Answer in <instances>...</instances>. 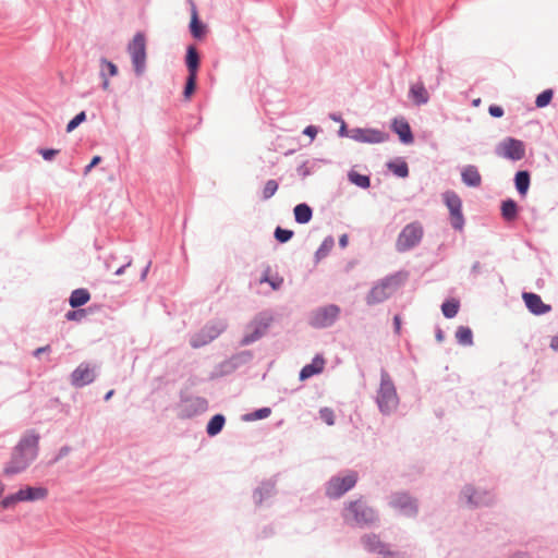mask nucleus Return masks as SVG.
I'll return each instance as SVG.
<instances>
[{"instance_id": "obj_1", "label": "nucleus", "mask_w": 558, "mask_h": 558, "mask_svg": "<svg viewBox=\"0 0 558 558\" xmlns=\"http://www.w3.org/2000/svg\"><path fill=\"white\" fill-rule=\"evenodd\" d=\"M40 434L35 428L26 429L12 448L10 459L3 466V474L8 477L26 471L38 458Z\"/></svg>"}, {"instance_id": "obj_2", "label": "nucleus", "mask_w": 558, "mask_h": 558, "mask_svg": "<svg viewBox=\"0 0 558 558\" xmlns=\"http://www.w3.org/2000/svg\"><path fill=\"white\" fill-rule=\"evenodd\" d=\"M341 518L348 525L361 529L375 527L380 523L378 510L369 506L363 496L344 502Z\"/></svg>"}, {"instance_id": "obj_3", "label": "nucleus", "mask_w": 558, "mask_h": 558, "mask_svg": "<svg viewBox=\"0 0 558 558\" xmlns=\"http://www.w3.org/2000/svg\"><path fill=\"white\" fill-rule=\"evenodd\" d=\"M375 402L383 415H390L399 405L396 385L385 368L380 371V383L376 391Z\"/></svg>"}, {"instance_id": "obj_4", "label": "nucleus", "mask_w": 558, "mask_h": 558, "mask_svg": "<svg viewBox=\"0 0 558 558\" xmlns=\"http://www.w3.org/2000/svg\"><path fill=\"white\" fill-rule=\"evenodd\" d=\"M398 289V276L389 275L376 281L365 296L368 306L384 303L390 299Z\"/></svg>"}, {"instance_id": "obj_5", "label": "nucleus", "mask_w": 558, "mask_h": 558, "mask_svg": "<svg viewBox=\"0 0 558 558\" xmlns=\"http://www.w3.org/2000/svg\"><path fill=\"white\" fill-rule=\"evenodd\" d=\"M359 481L356 471L349 470L344 475L331 476L325 484V495L329 499H339L355 487Z\"/></svg>"}, {"instance_id": "obj_6", "label": "nucleus", "mask_w": 558, "mask_h": 558, "mask_svg": "<svg viewBox=\"0 0 558 558\" xmlns=\"http://www.w3.org/2000/svg\"><path fill=\"white\" fill-rule=\"evenodd\" d=\"M423 235L424 229L420 221L408 223L397 238L396 250L399 253L411 251L421 243Z\"/></svg>"}, {"instance_id": "obj_7", "label": "nucleus", "mask_w": 558, "mask_h": 558, "mask_svg": "<svg viewBox=\"0 0 558 558\" xmlns=\"http://www.w3.org/2000/svg\"><path fill=\"white\" fill-rule=\"evenodd\" d=\"M128 52L131 56L133 70L136 76H142L146 71V37L137 32L128 45Z\"/></svg>"}, {"instance_id": "obj_8", "label": "nucleus", "mask_w": 558, "mask_h": 558, "mask_svg": "<svg viewBox=\"0 0 558 558\" xmlns=\"http://www.w3.org/2000/svg\"><path fill=\"white\" fill-rule=\"evenodd\" d=\"M340 313L337 304L319 306L310 313L307 323L315 329L329 328L338 320Z\"/></svg>"}, {"instance_id": "obj_9", "label": "nucleus", "mask_w": 558, "mask_h": 558, "mask_svg": "<svg viewBox=\"0 0 558 558\" xmlns=\"http://www.w3.org/2000/svg\"><path fill=\"white\" fill-rule=\"evenodd\" d=\"M388 505L407 518H416L418 514V499L404 490L391 493L388 498Z\"/></svg>"}, {"instance_id": "obj_10", "label": "nucleus", "mask_w": 558, "mask_h": 558, "mask_svg": "<svg viewBox=\"0 0 558 558\" xmlns=\"http://www.w3.org/2000/svg\"><path fill=\"white\" fill-rule=\"evenodd\" d=\"M227 329L222 320L208 322L203 328L190 337V345L198 349L217 339Z\"/></svg>"}, {"instance_id": "obj_11", "label": "nucleus", "mask_w": 558, "mask_h": 558, "mask_svg": "<svg viewBox=\"0 0 558 558\" xmlns=\"http://www.w3.org/2000/svg\"><path fill=\"white\" fill-rule=\"evenodd\" d=\"M442 201L449 210V222L456 231H463L465 218L462 213V199L454 191L442 193Z\"/></svg>"}, {"instance_id": "obj_12", "label": "nucleus", "mask_w": 558, "mask_h": 558, "mask_svg": "<svg viewBox=\"0 0 558 558\" xmlns=\"http://www.w3.org/2000/svg\"><path fill=\"white\" fill-rule=\"evenodd\" d=\"M460 497L465 499V502L471 508L490 507L496 501V496L493 490L477 489L471 484H466L460 492Z\"/></svg>"}, {"instance_id": "obj_13", "label": "nucleus", "mask_w": 558, "mask_h": 558, "mask_svg": "<svg viewBox=\"0 0 558 558\" xmlns=\"http://www.w3.org/2000/svg\"><path fill=\"white\" fill-rule=\"evenodd\" d=\"M272 323V317L267 313L257 314L247 325V331L240 341L242 347L250 345L259 340L268 330Z\"/></svg>"}, {"instance_id": "obj_14", "label": "nucleus", "mask_w": 558, "mask_h": 558, "mask_svg": "<svg viewBox=\"0 0 558 558\" xmlns=\"http://www.w3.org/2000/svg\"><path fill=\"white\" fill-rule=\"evenodd\" d=\"M350 138L359 143L379 144L390 138L389 133L372 128L351 129Z\"/></svg>"}, {"instance_id": "obj_15", "label": "nucleus", "mask_w": 558, "mask_h": 558, "mask_svg": "<svg viewBox=\"0 0 558 558\" xmlns=\"http://www.w3.org/2000/svg\"><path fill=\"white\" fill-rule=\"evenodd\" d=\"M96 379L95 368L90 366L89 363H81L72 373H71V384L76 388H82L87 386Z\"/></svg>"}, {"instance_id": "obj_16", "label": "nucleus", "mask_w": 558, "mask_h": 558, "mask_svg": "<svg viewBox=\"0 0 558 558\" xmlns=\"http://www.w3.org/2000/svg\"><path fill=\"white\" fill-rule=\"evenodd\" d=\"M501 147L504 149L502 156L507 159L517 161L525 156V147L520 140L507 137L502 141Z\"/></svg>"}, {"instance_id": "obj_17", "label": "nucleus", "mask_w": 558, "mask_h": 558, "mask_svg": "<svg viewBox=\"0 0 558 558\" xmlns=\"http://www.w3.org/2000/svg\"><path fill=\"white\" fill-rule=\"evenodd\" d=\"M208 409V401L203 397H190L182 401V416L193 417Z\"/></svg>"}, {"instance_id": "obj_18", "label": "nucleus", "mask_w": 558, "mask_h": 558, "mask_svg": "<svg viewBox=\"0 0 558 558\" xmlns=\"http://www.w3.org/2000/svg\"><path fill=\"white\" fill-rule=\"evenodd\" d=\"M361 544L369 554L384 555L390 550V545L381 542L378 534L368 533L361 537Z\"/></svg>"}, {"instance_id": "obj_19", "label": "nucleus", "mask_w": 558, "mask_h": 558, "mask_svg": "<svg viewBox=\"0 0 558 558\" xmlns=\"http://www.w3.org/2000/svg\"><path fill=\"white\" fill-rule=\"evenodd\" d=\"M526 308L534 315H544L550 312L551 306L549 304H545L541 296L533 292H524L522 294Z\"/></svg>"}, {"instance_id": "obj_20", "label": "nucleus", "mask_w": 558, "mask_h": 558, "mask_svg": "<svg viewBox=\"0 0 558 558\" xmlns=\"http://www.w3.org/2000/svg\"><path fill=\"white\" fill-rule=\"evenodd\" d=\"M391 129L398 134L402 144H412L414 136L409 122L404 118H395L391 122Z\"/></svg>"}, {"instance_id": "obj_21", "label": "nucleus", "mask_w": 558, "mask_h": 558, "mask_svg": "<svg viewBox=\"0 0 558 558\" xmlns=\"http://www.w3.org/2000/svg\"><path fill=\"white\" fill-rule=\"evenodd\" d=\"M325 363L323 355H315L310 364H306L301 368L299 379L306 380L312 376L320 374L324 371Z\"/></svg>"}, {"instance_id": "obj_22", "label": "nucleus", "mask_w": 558, "mask_h": 558, "mask_svg": "<svg viewBox=\"0 0 558 558\" xmlns=\"http://www.w3.org/2000/svg\"><path fill=\"white\" fill-rule=\"evenodd\" d=\"M461 180L470 187H478L482 184L481 173L474 165H468L462 169Z\"/></svg>"}, {"instance_id": "obj_23", "label": "nucleus", "mask_w": 558, "mask_h": 558, "mask_svg": "<svg viewBox=\"0 0 558 558\" xmlns=\"http://www.w3.org/2000/svg\"><path fill=\"white\" fill-rule=\"evenodd\" d=\"M206 31H207V26L202 21H199L196 5L194 3H192L191 22H190L191 35L195 39H202L205 36Z\"/></svg>"}, {"instance_id": "obj_24", "label": "nucleus", "mask_w": 558, "mask_h": 558, "mask_svg": "<svg viewBox=\"0 0 558 558\" xmlns=\"http://www.w3.org/2000/svg\"><path fill=\"white\" fill-rule=\"evenodd\" d=\"M201 64V56L197 48L194 45H190L186 48L185 53V65L187 69V74H196L198 73Z\"/></svg>"}, {"instance_id": "obj_25", "label": "nucleus", "mask_w": 558, "mask_h": 558, "mask_svg": "<svg viewBox=\"0 0 558 558\" xmlns=\"http://www.w3.org/2000/svg\"><path fill=\"white\" fill-rule=\"evenodd\" d=\"M253 357L251 351H242L233 354L229 360L221 363V367L227 368V372H232L241 365L250 362Z\"/></svg>"}, {"instance_id": "obj_26", "label": "nucleus", "mask_w": 558, "mask_h": 558, "mask_svg": "<svg viewBox=\"0 0 558 558\" xmlns=\"http://www.w3.org/2000/svg\"><path fill=\"white\" fill-rule=\"evenodd\" d=\"M409 96L416 106L425 105L429 100V94L423 82L411 85Z\"/></svg>"}, {"instance_id": "obj_27", "label": "nucleus", "mask_w": 558, "mask_h": 558, "mask_svg": "<svg viewBox=\"0 0 558 558\" xmlns=\"http://www.w3.org/2000/svg\"><path fill=\"white\" fill-rule=\"evenodd\" d=\"M275 493V483L264 481L254 489L253 498L256 505H262L264 500L271 497Z\"/></svg>"}, {"instance_id": "obj_28", "label": "nucleus", "mask_w": 558, "mask_h": 558, "mask_svg": "<svg viewBox=\"0 0 558 558\" xmlns=\"http://www.w3.org/2000/svg\"><path fill=\"white\" fill-rule=\"evenodd\" d=\"M501 217L506 222H513L518 218L519 206L512 198H507L501 202L500 206Z\"/></svg>"}, {"instance_id": "obj_29", "label": "nucleus", "mask_w": 558, "mask_h": 558, "mask_svg": "<svg viewBox=\"0 0 558 558\" xmlns=\"http://www.w3.org/2000/svg\"><path fill=\"white\" fill-rule=\"evenodd\" d=\"M531 183V175L527 170H520L514 175V186L520 196L524 197L527 194Z\"/></svg>"}, {"instance_id": "obj_30", "label": "nucleus", "mask_w": 558, "mask_h": 558, "mask_svg": "<svg viewBox=\"0 0 558 558\" xmlns=\"http://www.w3.org/2000/svg\"><path fill=\"white\" fill-rule=\"evenodd\" d=\"M90 300V293L85 288H78L72 291L69 298V304L72 308H78Z\"/></svg>"}, {"instance_id": "obj_31", "label": "nucleus", "mask_w": 558, "mask_h": 558, "mask_svg": "<svg viewBox=\"0 0 558 558\" xmlns=\"http://www.w3.org/2000/svg\"><path fill=\"white\" fill-rule=\"evenodd\" d=\"M294 220L300 225L308 223L313 218V209L306 203L298 204L294 209Z\"/></svg>"}, {"instance_id": "obj_32", "label": "nucleus", "mask_w": 558, "mask_h": 558, "mask_svg": "<svg viewBox=\"0 0 558 558\" xmlns=\"http://www.w3.org/2000/svg\"><path fill=\"white\" fill-rule=\"evenodd\" d=\"M225 423V415L215 414L207 423L206 433L211 437L218 435L222 430Z\"/></svg>"}, {"instance_id": "obj_33", "label": "nucleus", "mask_w": 558, "mask_h": 558, "mask_svg": "<svg viewBox=\"0 0 558 558\" xmlns=\"http://www.w3.org/2000/svg\"><path fill=\"white\" fill-rule=\"evenodd\" d=\"M335 246V239L332 235H327L323 242L320 243L319 247L315 252V259L316 262L322 260L323 258L327 257L331 250Z\"/></svg>"}, {"instance_id": "obj_34", "label": "nucleus", "mask_w": 558, "mask_h": 558, "mask_svg": "<svg viewBox=\"0 0 558 558\" xmlns=\"http://www.w3.org/2000/svg\"><path fill=\"white\" fill-rule=\"evenodd\" d=\"M457 342L463 347H471L473 344V332L468 326H459L456 331Z\"/></svg>"}, {"instance_id": "obj_35", "label": "nucleus", "mask_w": 558, "mask_h": 558, "mask_svg": "<svg viewBox=\"0 0 558 558\" xmlns=\"http://www.w3.org/2000/svg\"><path fill=\"white\" fill-rule=\"evenodd\" d=\"M24 489L26 501L43 500L48 496V489L46 487L26 486Z\"/></svg>"}, {"instance_id": "obj_36", "label": "nucleus", "mask_w": 558, "mask_h": 558, "mask_svg": "<svg viewBox=\"0 0 558 558\" xmlns=\"http://www.w3.org/2000/svg\"><path fill=\"white\" fill-rule=\"evenodd\" d=\"M388 169L398 178H407L409 175V167L408 163L403 160L401 161H390L388 163Z\"/></svg>"}, {"instance_id": "obj_37", "label": "nucleus", "mask_w": 558, "mask_h": 558, "mask_svg": "<svg viewBox=\"0 0 558 558\" xmlns=\"http://www.w3.org/2000/svg\"><path fill=\"white\" fill-rule=\"evenodd\" d=\"M459 307V301L452 299L442 303L441 311L446 318H453L458 314Z\"/></svg>"}, {"instance_id": "obj_38", "label": "nucleus", "mask_w": 558, "mask_h": 558, "mask_svg": "<svg viewBox=\"0 0 558 558\" xmlns=\"http://www.w3.org/2000/svg\"><path fill=\"white\" fill-rule=\"evenodd\" d=\"M349 180L361 189H368L371 186V178L365 174L357 173L355 171L349 172Z\"/></svg>"}, {"instance_id": "obj_39", "label": "nucleus", "mask_w": 558, "mask_h": 558, "mask_svg": "<svg viewBox=\"0 0 558 558\" xmlns=\"http://www.w3.org/2000/svg\"><path fill=\"white\" fill-rule=\"evenodd\" d=\"M319 160H305L304 162H302L296 171H298V174L302 178H306L311 174H313L317 168V163H318Z\"/></svg>"}, {"instance_id": "obj_40", "label": "nucleus", "mask_w": 558, "mask_h": 558, "mask_svg": "<svg viewBox=\"0 0 558 558\" xmlns=\"http://www.w3.org/2000/svg\"><path fill=\"white\" fill-rule=\"evenodd\" d=\"M271 414V409L268 407L257 409L251 413H247L243 416L244 421H258L267 418Z\"/></svg>"}, {"instance_id": "obj_41", "label": "nucleus", "mask_w": 558, "mask_h": 558, "mask_svg": "<svg viewBox=\"0 0 558 558\" xmlns=\"http://www.w3.org/2000/svg\"><path fill=\"white\" fill-rule=\"evenodd\" d=\"M278 187H279V183L276 180H274V179L268 180L263 187L262 199L267 201V199L271 198L278 191Z\"/></svg>"}, {"instance_id": "obj_42", "label": "nucleus", "mask_w": 558, "mask_h": 558, "mask_svg": "<svg viewBox=\"0 0 558 558\" xmlns=\"http://www.w3.org/2000/svg\"><path fill=\"white\" fill-rule=\"evenodd\" d=\"M554 97V90L550 88H547L543 90L541 94L537 95L535 99V106L537 108H545L547 107Z\"/></svg>"}, {"instance_id": "obj_43", "label": "nucleus", "mask_w": 558, "mask_h": 558, "mask_svg": "<svg viewBox=\"0 0 558 558\" xmlns=\"http://www.w3.org/2000/svg\"><path fill=\"white\" fill-rule=\"evenodd\" d=\"M100 72H107L108 77L116 76L118 74V66L107 58H100Z\"/></svg>"}, {"instance_id": "obj_44", "label": "nucleus", "mask_w": 558, "mask_h": 558, "mask_svg": "<svg viewBox=\"0 0 558 558\" xmlns=\"http://www.w3.org/2000/svg\"><path fill=\"white\" fill-rule=\"evenodd\" d=\"M293 235L294 232L292 230L283 229L281 227H277L274 232V236L279 243H287L293 238Z\"/></svg>"}, {"instance_id": "obj_45", "label": "nucleus", "mask_w": 558, "mask_h": 558, "mask_svg": "<svg viewBox=\"0 0 558 558\" xmlns=\"http://www.w3.org/2000/svg\"><path fill=\"white\" fill-rule=\"evenodd\" d=\"M196 81H197L196 74H193V75L187 74L185 85H184V90H183V95L186 99H189L192 96V94L195 92Z\"/></svg>"}, {"instance_id": "obj_46", "label": "nucleus", "mask_w": 558, "mask_h": 558, "mask_svg": "<svg viewBox=\"0 0 558 558\" xmlns=\"http://www.w3.org/2000/svg\"><path fill=\"white\" fill-rule=\"evenodd\" d=\"M84 121H86V112L81 111L73 119H71L68 122L66 128H65L66 132L70 133V132L74 131Z\"/></svg>"}, {"instance_id": "obj_47", "label": "nucleus", "mask_w": 558, "mask_h": 558, "mask_svg": "<svg viewBox=\"0 0 558 558\" xmlns=\"http://www.w3.org/2000/svg\"><path fill=\"white\" fill-rule=\"evenodd\" d=\"M319 417L329 426L333 425L336 421L333 410L327 407L319 410Z\"/></svg>"}, {"instance_id": "obj_48", "label": "nucleus", "mask_w": 558, "mask_h": 558, "mask_svg": "<svg viewBox=\"0 0 558 558\" xmlns=\"http://www.w3.org/2000/svg\"><path fill=\"white\" fill-rule=\"evenodd\" d=\"M86 316V311L83 308H73L65 314L66 320L81 322Z\"/></svg>"}, {"instance_id": "obj_49", "label": "nucleus", "mask_w": 558, "mask_h": 558, "mask_svg": "<svg viewBox=\"0 0 558 558\" xmlns=\"http://www.w3.org/2000/svg\"><path fill=\"white\" fill-rule=\"evenodd\" d=\"M37 153L47 161H51L58 154V149L53 148H39Z\"/></svg>"}, {"instance_id": "obj_50", "label": "nucleus", "mask_w": 558, "mask_h": 558, "mask_svg": "<svg viewBox=\"0 0 558 558\" xmlns=\"http://www.w3.org/2000/svg\"><path fill=\"white\" fill-rule=\"evenodd\" d=\"M16 504H17V500H16L15 494H10V495L5 496L4 498H2V500L0 501V507L2 509H9V508H12L13 506H15Z\"/></svg>"}, {"instance_id": "obj_51", "label": "nucleus", "mask_w": 558, "mask_h": 558, "mask_svg": "<svg viewBox=\"0 0 558 558\" xmlns=\"http://www.w3.org/2000/svg\"><path fill=\"white\" fill-rule=\"evenodd\" d=\"M488 113L493 117V118H501L505 113L502 107L498 106V105H490L489 108H488Z\"/></svg>"}, {"instance_id": "obj_52", "label": "nucleus", "mask_w": 558, "mask_h": 558, "mask_svg": "<svg viewBox=\"0 0 558 558\" xmlns=\"http://www.w3.org/2000/svg\"><path fill=\"white\" fill-rule=\"evenodd\" d=\"M100 161H101L100 156H98V155L94 156L92 158L90 162L87 166H85V168L83 170V174L87 175L92 171L93 168H95L98 163H100Z\"/></svg>"}, {"instance_id": "obj_53", "label": "nucleus", "mask_w": 558, "mask_h": 558, "mask_svg": "<svg viewBox=\"0 0 558 558\" xmlns=\"http://www.w3.org/2000/svg\"><path fill=\"white\" fill-rule=\"evenodd\" d=\"M71 452V447L70 446H62L58 453L56 454V457L53 458V462H57L59 460H61L62 458L66 457L69 453Z\"/></svg>"}, {"instance_id": "obj_54", "label": "nucleus", "mask_w": 558, "mask_h": 558, "mask_svg": "<svg viewBox=\"0 0 558 558\" xmlns=\"http://www.w3.org/2000/svg\"><path fill=\"white\" fill-rule=\"evenodd\" d=\"M338 134L340 137H350L351 129H348L347 123L344 121H341Z\"/></svg>"}, {"instance_id": "obj_55", "label": "nucleus", "mask_w": 558, "mask_h": 558, "mask_svg": "<svg viewBox=\"0 0 558 558\" xmlns=\"http://www.w3.org/2000/svg\"><path fill=\"white\" fill-rule=\"evenodd\" d=\"M50 352H51V347H50V344H47V345H44V347H40V348H37L36 350H34L33 356L39 357L41 354L50 353Z\"/></svg>"}, {"instance_id": "obj_56", "label": "nucleus", "mask_w": 558, "mask_h": 558, "mask_svg": "<svg viewBox=\"0 0 558 558\" xmlns=\"http://www.w3.org/2000/svg\"><path fill=\"white\" fill-rule=\"evenodd\" d=\"M318 130L315 125H308L304 129L303 134L310 136L313 140Z\"/></svg>"}, {"instance_id": "obj_57", "label": "nucleus", "mask_w": 558, "mask_h": 558, "mask_svg": "<svg viewBox=\"0 0 558 558\" xmlns=\"http://www.w3.org/2000/svg\"><path fill=\"white\" fill-rule=\"evenodd\" d=\"M482 272V265L480 262H474L471 267V275L477 277Z\"/></svg>"}, {"instance_id": "obj_58", "label": "nucleus", "mask_w": 558, "mask_h": 558, "mask_svg": "<svg viewBox=\"0 0 558 558\" xmlns=\"http://www.w3.org/2000/svg\"><path fill=\"white\" fill-rule=\"evenodd\" d=\"M100 77H101V88L104 90H107L109 88V85H110V82H109V77L107 76V72H100L99 73Z\"/></svg>"}, {"instance_id": "obj_59", "label": "nucleus", "mask_w": 558, "mask_h": 558, "mask_svg": "<svg viewBox=\"0 0 558 558\" xmlns=\"http://www.w3.org/2000/svg\"><path fill=\"white\" fill-rule=\"evenodd\" d=\"M393 329L397 335H400L401 331V317L400 315H395L393 317Z\"/></svg>"}, {"instance_id": "obj_60", "label": "nucleus", "mask_w": 558, "mask_h": 558, "mask_svg": "<svg viewBox=\"0 0 558 558\" xmlns=\"http://www.w3.org/2000/svg\"><path fill=\"white\" fill-rule=\"evenodd\" d=\"M132 264V258L129 257L128 262L125 264H123L122 266H120L116 271H114V275L116 276H121L122 274H124L125 269L131 266Z\"/></svg>"}, {"instance_id": "obj_61", "label": "nucleus", "mask_w": 558, "mask_h": 558, "mask_svg": "<svg viewBox=\"0 0 558 558\" xmlns=\"http://www.w3.org/2000/svg\"><path fill=\"white\" fill-rule=\"evenodd\" d=\"M15 494V497H16V500L17 502H21V501H26V497H25V489L24 488H21L19 489Z\"/></svg>"}, {"instance_id": "obj_62", "label": "nucleus", "mask_w": 558, "mask_h": 558, "mask_svg": "<svg viewBox=\"0 0 558 558\" xmlns=\"http://www.w3.org/2000/svg\"><path fill=\"white\" fill-rule=\"evenodd\" d=\"M150 266H151V260H148L147 265L143 268V270L141 272V280L142 281L146 279Z\"/></svg>"}, {"instance_id": "obj_63", "label": "nucleus", "mask_w": 558, "mask_h": 558, "mask_svg": "<svg viewBox=\"0 0 558 558\" xmlns=\"http://www.w3.org/2000/svg\"><path fill=\"white\" fill-rule=\"evenodd\" d=\"M549 347L554 351H558V335L551 337Z\"/></svg>"}, {"instance_id": "obj_64", "label": "nucleus", "mask_w": 558, "mask_h": 558, "mask_svg": "<svg viewBox=\"0 0 558 558\" xmlns=\"http://www.w3.org/2000/svg\"><path fill=\"white\" fill-rule=\"evenodd\" d=\"M435 337L438 342H442L445 339V333L439 327L436 329Z\"/></svg>"}]
</instances>
